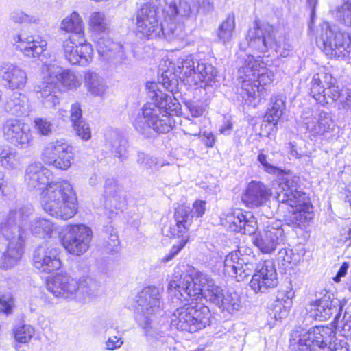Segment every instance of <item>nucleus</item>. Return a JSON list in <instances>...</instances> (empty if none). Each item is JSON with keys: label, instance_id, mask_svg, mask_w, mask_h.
Returning a JSON list of instances; mask_svg holds the SVG:
<instances>
[{"label": "nucleus", "instance_id": "f257e3e1", "mask_svg": "<svg viewBox=\"0 0 351 351\" xmlns=\"http://www.w3.org/2000/svg\"><path fill=\"white\" fill-rule=\"evenodd\" d=\"M150 101L145 103L132 121L135 130L145 138H154L156 134L168 133L172 129L170 111H176L179 103L163 93L154 82L146 84Z\"/></svg>", "mask_w": 351, "mask_h": 351}, {"label": "nucleus", "instance_id": "f03ea898", "mask_svg": "<svg viewBox=\"0 0 351 351\" xmlns=\"http://www.w3.org/2000/svg\"><path fill=\"white\" fill-rule=\"evenodd\" d=\"M32 212L31 206H16L10 209L7 216L0 223V231L8 241L6 249L1 256V268L11 269L21 260L24 252V228Z\"/></svg>", "mask_w": 351, "mask_h": 351}, {"label": "nucleus", "instance_id": "7ed1b4c3", "mask_svg": "<svg viewBox=\"0 0 351 351\" xmlns=\"http://www.w3.org/2000/svg\"><path fill=\"white\" fill-rule=\"evenodd\" d=\"M299 178L287 177L282 179L276 189L275 198L282 204L292 209L287 217L289 225L302 229L313 219L312 206L306 193L298 190Z\"/></svg>", "mask_w": 351, "mask_h": 351}, {"label": "nucleus", "instance_id": "20e7f679", "mask_svg": "<svg viewBox=\"0 0 351 351\" xmlns=\"http://www.w3.org/2000/svg\"><path fill=\"white\" fill-rule=\"evenodd\" d=\"M44 210L62 220L72 218L77 213V198L72 185L67 180L50 182L42 192Z\"/></svg>", "mask_w": 351, "mask_h": 351}, {"label": "nucleus", "instance_id": "39448f33", "mask_svg": "<svg viewBox=\"0 0 351 351\" xmlns=\"http://www.w3.org/2000/svg\"><path fill=\"white\" fill-rule=\"evenodd\" d=\"M47 289L55 297L86 303L96 295L97 284L90 278L79 280L67 274H58L47 282Z\"/></svg>", "mask_w": 351, "mask_h": 351}, {"label": "nucleus", "instance_id": "423d86ee", "mask_svg": "<svg viewBox=\"0 0 351 351\" xmlns=\"http://www.w3.org/2000/svg\"><path fill=\"white\" fill-rule=\"evenodd\" d=\"M158 14V9L151 3H145L137 12L136 32L139 37L150 39L163 35L170 41L184 37L182 25L167 23L164 25L160 22Z\"/></svg>", "mask_w": 351, "mask_h": 351}, {"label": "nucleus", "instance_id": "0eeeda50", "mask_svg": "<svg viewBox=\"0 0 351 351\" xmlns=\"http://www.w3.org/2000/svg\"><path fill=\"white\" fill-rule=\"evenodd\" d=\"M335 336V332L328 327L298 328L291 334L289 348L291 351H330L326 346Z\"/></svg>", "mask_w": 351, "mask_h": 351}, {"label": "nucleus", "instance_id": "6e6552de", "mask_svg": "<svg viewBox=\"0 0 351 351\" xmlns=\"http://www.w3.org/2000/svg\"><path fill=\"white\" fill-rule=\"evenodd\" d=\"M210 318L208 306L191 302L176 310L171 316V325L178 330L193 333L209 325Z\"/></svg>", "mask_w": 351, "mask_h": 351}, {"label": "nucleus", "instance_id": "1a4fd4ad", "mask_svg": "<svg viewBox=\"0 0 351 351\" xmlns=\"http://www.w3.org/2000/svg\"><path fill=\"white\" fill-rule=\"evenodd\" d=\"M189 212L188 209L177 207L174 211L173 220L162 228L165 236L180 239L177 245H173L169 254L164 257L165 262L171 260L189 241V230L192 223L189 218Z\"/></svg>", "mask_w": 351, "mask_h": 351}, {"label": "nucleus", "instance_id": "9d476101", "mask_svg": "<svg viewBox=\"0 0 351 351\" xmlns=\"http://www.w3.org/2000/svg\"><path fill=\"white\" fill-rule=\"evenodd\" d=\"M93 232L84 224L65 226L61 232V243L70 254L80 256L90 247Z\"/></svg>", "mask_w": 351, "mask_h": 351}, {"label": "nucleus", "instance_id": "9b49d317", "mask_svg": "<svg viewBox=\"0 0 351 351\" xmlns=\"http://www.w3.org/2000/svg\"><path fill=\"white\" fill-rule=\"evenodd\" d=\"M136 304L135 318L143 328H146L160 308L159 289L156 287H145L138 293Z\"/></svg>", "mask_w": 351, "mask_h": 351}, {"label": "nucleus", "instance_id": "f8f14e48", "mask_svg": "<svg viewBox=\"0 0 351 351\" xmlns=\"http://www.w3.org/2000/svg\"><path fill=\"white\" fill-rule=\"evenodd\" d=\"M319 43L322 50L330 58H343L348 55L349 37L340 32H335L328 23L322 25Z\"/></svg>", "mask_w": 351, "mask_h": 351}, {"label": "nucleus", "instance_id": "ddd939ff", "mask_svg": "<svg viewBox=\"0 0 351 351\" xmlns=\"http://www.w3.org/2000/svg\"><path fill=\"white\" fill-rule=\"evenodd\" d=\"M310 306L311 316L315 320L323 322L335 315L332 324L335 327L338 326L343 304L332 293H326L321 298L311 302Z\"/></svg>", "mask_w": 351, "mask_h": 351}, {"label": "nucleus", "instance_id": "4468645a", "mask_svg": "<svg viewBox=\"0 0 351 351\" xmlns=\"http://www.w3.org/2000/svg\"><path fill=\"white\" fill-rule=\"evenodd\" d=\"M263 62L255 60L253 56H247L243 65L239 69V80L241 83L242 97L252 102L256 98L258 85L255 84L256 75Z\"/></svg>", "mask_w": 351, "mask_h": 351}, {"label": "nucleus", "instance_id": "2eb2a0df", "mask_svg": "<svg viewBox=\"0 0 351 351\" xmlns=\"http://www.w3.org/2000/svg\"><path fill=\"white\" fill-rule=\"evenodd\" d=\"M2 130L5 141L19 149H27L33 145L29 127L17 119H7Z\"/></svg>", "mask_w": 351, "mask_h": 351}, {"label": "nucleus", "instance_id": "dca6fc26", "mask_svg": "<svg viewBox=\"0 0 351 351\" xmlns=\"http://www.w3.org/2000/svg\"><path fill=\"white\" fill-rule=\"evenodd\" d=\"M62 46L65 58L71 64L85 66L92 61L93 49L84 38L75 40V36H69L63 42Z\"/></svg>", "mask_w": 351, "mask_h": 351}, {"label": "nucleus", "instance_id": "f3484780", "mask_svg": "<svg viewBox=\"0 0 351 351\" xmlns=\"http://www.w3.org/2000/svg\"><path fill=\"white\" fill-rule=\"evenodd\" d=\"M60 250L52 245H40L37 247L33 256V264L40 272L51 273L61 267Z\"/></svg>", "mask_w": 351, "mask_h": 351}, {"label": "nucleus", "instance_id": "a211bd4d", "mask_svg": "<svg viewBox=\"0 0 351 351\" xmlns=\"http://www.w3.org/2000/svg\"><path fill=\"white\" fill-rule=\"evenodd\" d=\"M278 284L277 273L271 261H265L253 274L250 286L255 293H266Z\"/></svg>", "mask_w": 351, "mask_h": 351}, {"label": "nucleus", "instance_id": "6ab92c4d", "mask_svg": "<svg viewBox=\"0 0 351 351\" xmlns=\"http://www.w3.org/2000/svg\"><path fill=\"white\" fill-rule=\"evenodd\" d=\"M246 39L248 45L261 53H265L275 45L274 29L268 23L256 24L249 29Z\"/></svg>", "mask_w": 351, "mask_h": 351}, {"label": "nucleus", "instance_id": "aec40b11", "mask_svg": "<svg viewBox=\"0 0 351 351\" xmlns=\"http://www.w3.org/2000/svg\"><path fill=\"white\" fill-rule=\"evenodd\" d=\"M285 241L284 230L280 223H276L267 226L263 231L256 235L253 243L263 253L269 254L274 252L278 245Z\"/></svg>", "mask_w": 351, "mask_h": 351}, {"label": "nucleus", "instance_id": "412c9836", "mask_svg": "<svg viewBox=\"0 0 351 351\" xmlns=\"http://www.w3.org/2000/svg\"><path fill=\"white\" fill-rule=\"evenodd\" d=\"M196 274L194 276L183 273L180 275L175 274L168 285V293L180 300H189L196 298L197 296V285L195 284Z\"/></svg>", "mask_w": 351, "mask_h": 351}, {"label": "nucleus", "instance_id": "4be33fe9", "mask_svg": "<svg viewBox=\"0 0 351 351\" xmlns=\"http://www.w3.org/2000/svg\"><path fill=\"white\" fill-rule=\"evenodd\" d=\"M250 258L254 259V256L241 257L237 252L228 254L223 261L224 274L236 278L237 281L243 280L250 275L253 268V264L250 263Z\"/></svg>", "mask_w": 351, "mask_h": 351}, {"label": "nucleus", "instance_id": "5701e85b", "mask_svg": "<svg viewBox=\"0 0 351 351\" xmlns=\"http://www.w3.org/2000/svg\"><path fill=\"white\" fill-rule=\"evenodd\" d=\"M195 282V284L198 285L197 289H196L197 296L195 299L198 298L199 295H202L208 302L219 308L226 293L223 289L217 285L214 280L204 273H196Z\"/></svg>", "mask_w": 351, "mask_h": 351}, {"label": "nucleus", "instance_id": "b1692460", "mask_svg": "<svg viewBox=\"0 0 351 351\" xmlns=\"http://www.w3.org/2000/svg\"><path fill=\"white\" fill-rule=\"evenodd\" d=\"M302 119L306 129L313 135L324 134L333 126L330 115L324 111L313 112L310 108L305 109L302 113Z\"/></svg>", "mask_w": 351, "mask_h": 351}, {"label": "nucleus", "instance_id": "393cba45", "mask_svg": "<svg viewBox=\"0 0 351 351\" xmlns=\"http://www.w3.org/2000/svg\"><path fill=\"white\" fill-rule=\"evenodd\" d=\"M0 77L5 82V87L12 90L23 89L27 82L26 71L10 62L0 64Z\"/></svg>", "mask_w": 351, "mask_h": 351}, {"label": "nucleus", "instance_id": "a878e982", "mask_svg": "<svg viewBox=\"0 0 351 351\" xmlns=\"http://www.w3.org/2000/svg\"><path fill=\"white\" fill-rule=\"evenodd\" d=\"M16 48L27 58H38L46 49L47 41L39 36L21 34L14 37Z\"/></svg>", "mask_w": 351, "mask_h": 351}, {"label": "nucleus", "instance_id": "bb28decb", "mask_svg": "<svg viewBox=\"0 0 351 351\" xmlns=\"http://www.w3.org/2000/svg\"><path fill=\"white\" fill-rule=\"evenodd\" d=\"M43 74L52 76L56 82H60L66 90L75 88L80 85L75 74L69 70H63L56 60L49 63L44 62L41 67Z\"/></svg>", "mask_w": 351, "mask_h": 351}, {"label": "nucleus", "instance_id": "cd10ccee", "mask_svg": "<svg viewBox=\"0 0 351 351\" xmlns=\"http://www.w3.org/2000/svg\"><path fill=\"white\" fill-rule=\"evenodd\" d=\"M43 75V80L34 86V90L37 95H40L38 97L43 99V103L46 108H52L59 104L60 90L57 87V82L52 76L46 73Z\"/></svg>", "mask_w": 351, "mask_h": 351}, {"label": "nucleus", "instance_id": "c85d7f7f", "mask_svg": "<svg viewBox=\"0 0 351 351\" xmlns=\"http://www.w3.org/2000/svg\"><path fill=\"white\" fill-rule=\"evenodd\" d=\"M271 195V189L263 183L252 181L243 195L242 200L248 207H259L266 204Z\"/></svg>", "mask_w": 351, "mask_h": 351}, {"label": "nucleus", "instance_id": "c756f323", "mask_svg": "<svg viewBox=\"0 0 351 351\" xmlns=\"http://www.w3.org/2000/svg\"><path fill=\"white\" fill-rule=\"evenodd\" d=\"M226 220L232 230L244 234H253L258 229L256 218L249 212L235 210L232 215H228Z\"/></svg>", "mask_w": 351, "mask_h": 351}, {"label": "nucleus", "instance_id": "7c9ffc66", "mask_svg": "<svg viewBox=\"0 0 351 351\" xmlns=\"http://www.w3.org/2000/svg\"><path fill=\"white\" fill-rule=\"evenodd\" d=\"M51 176V171L40 162H34L26 168L25 182L30 189H42L50 183Z\"/></svg>", "mask_w": 351, "mask_h": 351}, {"label": "nucleus", "instance_id": "2f4dec72", "mask_svg": "<svg viewBox=\"0 0 351 351\" xmlns=\"http://www.w3.org/2000/svg\"><path fill=\"white\" fill-rule=\"evenodd\" d=\"M294 293L291 289L287 288L278 292L276 300L274 301L270 315L276 320H280L285 318L292 306V298Z\"/></svg>", "mask_w": 351, "mask_h": 351}, {"label": "nucleus", "instance_id": "473e14b6", "mask_svg": "<svg viewBox=\"0 0 351 351\" xmlns=\"http://www.w3.org/2000/svg\"><path fill=\"white\" fill-rule=\"evenodd\" d=\"M104 197L106 206L119 208L125 202V195L121 186L114 179H107L104 185Z\"/></svg>", "mask_w": 351, "mask_h": 351}, {"label": "nucleus", "instance_id": "72a5a7b5", "mask_svg": "<svg viewBox=\"0 0 351 351\" xmlns=\"http://www.w3.org/2000/svg\"><path fill=\"white\" fill-rule=\"evenodd\" d=\"M6 112L16 117L27 116L29 112L27 97L21 93H13L4 104Z\"/></svg>", "mask_w": 351, "mask_h": 351}, {"label": "nucleus", "instance_id": "f704fd0d", "mask_svg": "<svg viewBox=\"0 0 351 351\" xmlns=\"http://www.w3.org/2000/svg\"><path fill=\"white\" fill-rule=\"evenodd\" d=\"M198 12V8L193 1H187L186 0H180L173 4H170L167 14L170 17L173 18V21L180 22L186 19L189 18L192 14H196Z\"/></svg>", "mask_w": 351, "mask_h": 351}, {"label": "nucleus", "instance_id": "c9c22d12", "mask_svg": "<svg viewBox=\"0 0 351 351\" xmlns=\"http://www.w3.org/2000/svg\"><path fill=\"white\" fill-rule=\"evenodd\" d=\"M195 61L193 55H187L180 58L177 62L176 72L179 73V77L187 84H194L196 73Z\"/></svg>", "mask_w": 351, "mask_h": 351}, {"label": "nucleus", "instance_id": "e433bc0d", "mask_svg": "<svg viewBox=\"0 0 351 351\" xmlns=\"http://www.w3.org/2000/svg\"><path fill=\"white\" fill-rule=\"evenodd\" d=\"M60 28L67 32L73 33L71 36H75V40L84 38V25L78 13L73 12L69 16L64 19L61 23Z\"/></svg>", "mask_w": 351, "mask_h": 351}, {"label": "nucleus", "instance_id": "4c0bfd02", "mask_svg": "<svg viewBox=\"0 0 351 351\" xmlns=\"http://www.w3.org/2000/svg\"><path fill=\"white\" fill-rule=\"evenodd\" d=\"M196 69L195 84L202 82H205L206 85H211L212 82H215L217 71L211 64L203 61L197 62Z\"/></svg>", "mask_w": 351, "mask_h": 351}, {"label": "nucleus", "instance_id": "58836bf2", "mask_svg": "<svg viewBox=\"0 0 351 351\" xmlns=\"http://www.w3.org/2000/svg\"><path fill=\"white\" fill-rule=\"evenodd\" d=\"M69 145L64 139H59L47 143L42 151V160L49 165L53 160L63 152Z\"/></svg>", "mask_w": 351, "mask_h": 351}, {"label": "nucleus", "instance_id": "ea45409f", "mask_svg": "<svg viewBox=\"0 0 351 351\" xmlns=\"http://www.w3.org/2000/svg\"><path fill=\"white\" fill-rule=\"evenodd\" d=\"M324 74H315L311 81L310 95L317 103L322 106L328 104L326 98V84L324 83Z\"/></svg>", "mask_w": 351, "mask_h": 351}, {"label": "nucleus", "instance_id": "a19ab883", "mask_svg": "<svg viewBox=\"0 0 351 351\" xmlns=\"http://www.w3.org/2000/svg\"><path fill=\"white\" fill-rule=\"evenodd\" d=\"M19 165V154L11 147L0 145V167L5 169H15Z\"/></svg>", "mask_w": 351, "mask_h": 351}, {"label": "nucleus", "instance_id": "79ce46f5", "mask_svg": "<svg viewBox=\"0 0 351 351\" xmlns=\"http://www.w3.org/2000/svg\"><path fill=\"white\" fill-rule=\"evenodd\" d=\"M234 29V15L230 13L217 29V34L219 40L223 44L230 42L232 38Z\"/></svg>", "mask_w": 351, "mask_h": 351}, {"label": "nucleus", "instance_id": "37998d69", "mask_svg": "<svg viewBox=\"0 0 351 351\" xmlns=\"http://www.w3.org/2000/svg\"><path fill=\"white\" fill-rule=\"evenodd\" d=\"M241 307V298L237 292H226L219 308L233 314L240 311Z\"/></svg>", "mask_w": 351, "mask_h": 351}, {"label": "nucleus", "instance_id": "c03bdc74", "mask_svg": "<svg viewBox=\"0 0 351 351\" xmlns=\"http://www.w3.org/2000/svg\"><path fill=\"white\" fill-rule=\"evenodd\" d=\"M285 107V101L282 98L272 97L270 100V107L265 115V120L269 123L276 124L282 114Z\"/></svg>", "mask_w": 351, "mask_h": 351}, {"label": "nucleus", "instance_id": "a18cd8bd", "mask_svg": "<svg viewBox=\"0 0 351 351\" xmlns=\"http://www.w3.org/2000/svg\"><path fill=\"white\" fill-rule=\"evenodd\" d=\"M85 81L88 90L92 95L99 96L104 93L105 86L103 80L96 73H86Z\"/></svg>", "mask_w": 351, "mask_h": 351}, {"label": "nucleus", "instance_id": "49530a36", "mask_svg": "<svg viewBox=\"0 0 351 351\" xmlns=\"http://www.w3.org/2000/svg\"><path fill=\"white\" fill-rule=\"evenodd\" d=\"M136 162L143 169H150L152 171H157L165 166V163L157 158H153L143 152H138Z\"/></svg>", "mask_w": 351, "mask_h": 351}, {"label": "nucleus", "instance_id": "de8ad7c7", "mask_svg": "<svg viewBox=\"0 0 351 351\" xmlns=\"http://www.w3.org/2000/svg\"><path fill=\"white\" fill-rule=\"evenodd\" d=\"M111 136L112 138L109 143L111 146L112 152L119 158L125 159L126 158L128 147L127 141L117 132H113Z\"/></svg>", "mask_w": 351, "mask_h": 351}, {"label": "nucleus", "instance_id": "09e8293b", "mask_svg": "<svg viewBox=\"0 0 351 351\" xmlns=\"http://www.w3.org/2000/svg\"><path fill=\"white\" fill-rule=\"evenodd\" d=\"M30 230L34 234H49L53 230V223L46 219L37 217L30 223Z\"/></svg>", "mask_w": 351, "mask_h": 351}, {"label": "nucleus", "instance_id": "8fccbe9b", "mask_svg": "<svg viewBox=\"0 0 351 351\" xmlns=\"http://www.w3.org/2000/svg\"><path fill=\"white\" fill-rule=\"evenodd\" d=\"M34 328L31 325L24 323H19L14 328L15 339L23 343L29 341L34 336Z\"/></svg>", "mask_w": 351, "mask_h": 351}, {"label": "nucleus", "instance_id": "3c124183", "mask_svg": "<svg viewBox=\"0 0 351 351\" xmlns=\"http://www.w3.org/2000/svg\"><path fill=\"white\" fill-rule=\"evenodd\" d=\"M73 160L72 147L69 145L49 165L61 170H66L71 167Z\"/></svg>", "mask_w": 351, "mask_h": 351}, {"label": "nucleus", "instance_id": "603ef678", "mask_svg": "<svg viewBox=\"0 0 351 351\" xmlns=\"http://www.w3.org/2000/svg\"><path fill=\"white\" fill-rule=\"evenodd\" d=\"M90 29L95 33H104L108 29V23L104 13L93 12L89 19Z\"/></svg>", "mask_w": 351, "mask_h": 351}, {"label": "nucleus", "instance_id": "864d4df0", "mask_svg": "<svg viewBox=\"0 0 351 351\" xmlns=\"http://www.w3.org/2000/svg\"><path fill=\"white\" fill-rule=\"evenodd\" d=\"M324 83L326 84V93L327 101L328 99H331L332 101H339L341 97V93L344 89H339V88L335 85V80L330 75L324 74Z\"/></svg>", "mask_w": 351, "mask_h": 351}, {"label": "nucleus", "instance_id": "5fc2aeb1", "mask_svg": "<svg viewBox=\"0 0 351 351\" xmlns=\"http://www.w3.org/2000/svg\"><path fill=\"white\" fill-rule=\"evenodd\" d=\"M337 19L346 26H351V0H344L335 10Z\"/></svg>", "mask_w": 351, "mask_h": 351}, {"label": "nucleus", "instance_id": "6e6d98bb", "mask_svg": "<svg viewBox=\"0 0 351 351\" xmlns=\"http://www.w3.org/2000/svg\"><path fill=\"white\" fill-rule=\"evenodd\" d=\"M96 42L98 53L106 58L111 57V53L115 48H119V44L112 42L109 38L100 37Z\"/></svg>", "mask_w": 351, "mask_h": 351}, {"label": "nucleus", "instance_id": "4d7b16f0", "mask_svg": "<svg viewBox=\"0 0 351 351\" xmlns=\"http://www.w3.org/2000/svg\"><path fill=\"white\" fill-rule=\"evenodd\" d=\"M206 202L205 201L196 200L193 204L192 208L184 205L180 206L178 208H183L189 210V218L193 223L194 218H199L204 215L206 211Z\"/></svg>", "mask_w": 351, "mask_h": 351}, {"label": "nucleus", "instance_id": "13d9d810", "mask_svg": "<svg viewBox=\"0 0 351 351\" xmlns=\"http://www.w3.org/2000/svg\"><path fill=\"white\" fill-rule=\"evenodd\" d=\"M35 128L40 135L49 136L54 130V125L45 118H36L34 119Z\"/></svg>", "mask_w": 351, "mask_h": 351}, {"label": "nucleus", "instance_id": "bf43d9fd", "mask_svg": "<svg viewBox=\"0 0 351 351\" xmlns=\"http://www.w3.org/2000/svg\"><path fill=\"white\" fill-rule=\"evenodd\" d=\"M273 73L271 71H269L263 64L261 69H259V71L256 75V79L255 80V84L258 85V91L257 95H258L259 91V86H266L269 84L273 81Z\"/></svg>", "mask_w": 351, "mask_h": 351}, {"label": "nucleus", "instance_id": "052dcab7", "mask_svg": "<svg viewBox=\"0 0 351 351\" xmlns=\"http://www.w3.org/2000/svg\"><path fill=\"white\" fill-rule=\"evenodd\" d=\"M298 254H295L292 250L287 248L280 250L277 255L278 261H280L285 267L288 266L289 264L292 263H297L298 261Z\"/></svg>", "mask_w": 351, "mask_h": 351}, {"label": "nucleus", "instance_id": "680f3d73", "mask_svg": "<svg viewBox=\"0 0 351 351\" xmlns=\"http://www.w3.org/2000/svg\"><path fill=\"white\" fill-rule=\"evenodd\" d=\"M15 307V300L10 293L0 295V312L8 315Z\"/></svg>", "mask_w": 351, "mask_h": 351}, {"label": "nucleus", "instance_id": "e2e57ef3", "mask_svg": "<svg viewBox=\"0 0 351 351\" xmlns=\"http://www.w3.org/2000/svg\"><path fill=\"white\" fill-rule=\"evenodd\" d=\"M76 134L83 141H88L91 138V130L88 123L84 120L72 125Z\"/></svg>", "mask_w": 351, "mask_h": 351}, {"label": "nucleus", "instance_id": "0e129e2a", "mask_svg": "<svg viewBox=\"0 0 351 351\" xmlns=\"http://www.w3.org/2000/svg\"><path fill=\"white\" fill-rule=\"evenodd\" d=\"M337 106L339 110H342L348 114H351V89H344Z\"/></svg>", "mask_w": 351, "mask_h": 351}, {"label": "nucleus", "instance_id": "69168bd1", "mask_svg": "<svg viewBox=\"0 0 351 351\" xmlns=\"http://www.w3.org/2000/svg\"><path fill=\"white\" fill-rule=\"evenodd\" d=\"M160 84H162L163 87L172 94H173L178 89V80L174 78L170 79L168 76V72L167 71L162 74L161 82H160Z\"/></svg>", "mask_w": 351, "mask_h": 351}, {"label": "nucleus", "instance_id": "338daca9", "mask_svg": "<svg viewBox=\"0 0 351 351\" xmlns=\"http://www.w3.org/2000/svg\"><path fill=\"white\" fill-rule=\"evenodd\" d=\"M258 161L261 164L264 170L271 174H277L279 173L280 169L277 167L270 164L267 161V156L263 152H260L257 157Z\"/></svg>", "mask_w": 351, "mask_h": 351}, {"label": "nucleus", "instance_id": "774afa93", "mask_svg": "<svg viewBox=\"0 0 351 351\" xmlns=\"http://www.w3.org/2000/svg\"><path fill=\"white\" fill-rule=\"evenodd\" d=\"M11 19L18 23L35 22L36 19L34 16L28 15L22 11H14L11 14Z\"/></svg>", "mask_w": 351, "mask_h": 351}]
</instances>
